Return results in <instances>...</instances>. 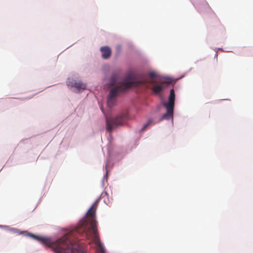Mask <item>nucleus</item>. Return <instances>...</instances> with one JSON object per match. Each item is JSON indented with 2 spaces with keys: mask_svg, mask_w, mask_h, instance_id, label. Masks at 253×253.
Instances as JSON below:
<instances>
[{
  "mask_svg": "<svg viewBox=\"0 0 253 253\" xmlns=\"http://www.w3.org/2000/svg\"><path fill=\"white\" fill-rule=\"evenodd\" d=\"M115 85H116L110 90L107 97V105L109 108L115 105L117 97L126 90V76L121 79L118 74L113 75L109 79L108 86L111 87Z\"/></svg>",
  "mask_w": 253,
  "mask_h": 253,
  "instance_id": "3",
  "label": "nucleus"
},
{
  "mask_svg": "<svg viewBox=\"0 0 253 253\" xmlns=\"http://www.w3.org/2000/svg\"><path fill=\"white\" fill-rule=\"evenodd\" d=\"M100 52L102 58L107 59L110 58L112 54V50L108 46H103L100 47Z\"/></svg>",
  "mask_w": 253,
  "mask_h": 253,
  "instance_id": "7",
  "label": "nucleus"
},
{
  "mask_svg": "<svg viewBox=\"0 0 253 253\" xmlns=\"http://www.w3.org/2000/svg\"><path fill=\"white\" fill-rule=\"evenodd\" d=\"M101 110H102V112L104 113L103 109L102 108H101Z\"/></svg>",
  "mask_w": 253,
  "mask_h": 253,
  "instance_id": "11",
  "label": "nucleus"
},
{
  "mask_svg": "<svg viewBox=\"0 0 253 253\" xmlns=\"http://www.w3.org/2000/svg\"><path fill=\"white\" fill-rule=\"evenodd\" d=\"M97 206L93 204L86 213V217L82 219L74 230L66 234L55 243L47 238L42 237L33 234L29 236L42 244L53 248L56 253H87L78 242H74L73 238L79 234L90 240L95 244L98 253H105L101 244L97 228L95 212Z\"/></svg>",
  "mask_w": 253,
  "mask_h": 253,
  "instance_id": "1",
  "label": "nucleus"
},
{
  "mask_svg": "<svg viewBox=\"0 0 253 253\" xmlns=\"http://www.w3.org/2000/svg\"><path fill=\"white\" fill-rule=\"evenodd\" d=\"M126 119V112L124 111L119 113L114 118H108L106 117V129L109 132L116 127L123 125Z\"/></svg>",
  "mask_w": 253,
  "mask_h": 253,
  "instance_id": "4",
  "label": "nucleus"
},
{
  "mask_svg": "<svg viewBox=\"0 0 253 253\" xmlns=\"http://www.w3.org/2000/svg\"><path fill=\"white\" fill-rule=\"evenodd\" d=\"M68 85L75 87L79 91L85 89L86 86V84L82 81L75 80L69 81L68 82Z\"/></svg>",
  "mask_w": 253,
  "mask_h": 253,
  "instance_id": "6",
  "label": "nucleus"
},
{
  "mask_svg": "<svg viewBox=\"0 0 253 253\" xmlns=\"http://www.w3.org/2000/svg\"><path fill=\"white\" fill-rule=\"evenodd\" d=\"M171 83V81L170 79L165 82L158 83L154 80H149L145 74L140 73L136 75L127 72V89L131 86L137 87L141 85H144L148 87V84H150L153 85L151 88L152 91L155 94H159L164 90L166 84H169Z\"/></svg>",
  "mask_w": 253,
  "mask_h": 253,
  "instance_id": "2",
  "label": "nucleus"
},
{
  "mask_svg": "<svg viewBox=\"0 0 253 253\" xmlns=\"http://www.w3.org/2000/svg\"><path fill=\"white\" fill-rule=\"evenodd\" d=\"M150 125L147 122L141 128V130H144Z\"/></svg>",
  "mask_w": 253,
  "mask_h": 253,
  "instance_id": "10",
  "label": "nucleus"
},
{
  "mask_svg": "<svg viewBox=\"0 0 253 253\" xmlns=\"http://www.w3.org/2000/svg\"><path fill=\"white\" fill-rule=\"evenodd\" d=\"M161 119V118H160V119H159V120L157 122V123H159V122H160V121H160V120ZM147 123H148V124H149L150 125H151V124H154H154H155L156 123H156H154V120H153V119H152V118L149 119L148 120Z\"/></svg>",
  "mask_w": 253,
  "mask_h": 253,
  "instance_id": "9",
  "label": "nucleus"
},
{
  "mask_svg": "<svg viewBox=\"0 0 253 253\" xmlns=\"http://www.w3.org/2000/svg\"><path fill=\"white\" fill-rule=\"evenodd\" d=\"M174 91L173 89H171L170 90V94L169 97V102L164 104V106L167 109V112L163 115L159 121H162L163 120H169L171 118H172L174 106Z\"/></svg>",
  "mask_w": 253,
  "mask_h": 253,
  "instance_id": "5",
  "label": "nucleus"
},
{
  "mask_svg": "<svg viewBox=\"0 0 253 253\" xmlns=\"http://www.w3.org/2000/svg\"><path fill=\"white\" fill-rule=\"evenodd\" d=\"M149 77L151 78V80H153V79L156 77L157 76L156 73L154 72H150L148 74Z\"/></svg>",
  "mask_w": 253,
  "mask_h": 253,
  "instance_id": "8",
  "label": "nucleus"
}]
</instances>
